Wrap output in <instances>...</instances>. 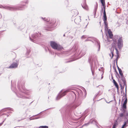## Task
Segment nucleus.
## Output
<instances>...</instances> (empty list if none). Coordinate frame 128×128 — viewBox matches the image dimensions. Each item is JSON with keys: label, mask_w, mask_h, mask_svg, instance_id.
Returning a JSON list of instances; mask_svg holds the SVG:
<instances>
[{"label": "nucleus", "mask_w": 128, "mask_h": 128, "mask_svg": "<svg viewBox=\"0 0 128 128\" xmlns=\"http://www.w3.org/2000/svg\"><path fill=\"white\" fill-rule=\"evenodd\" d=\"M96 4L95 6V9L94 10V16H95L96 15V12L98 6V4L97 2H96Z\"/></svg>", "instance_id": "a211bd4d"}, {"label": "nucleus", "mask_w": 128, "mask_h": 128, "mask_svg": "<svg viewBox=\"0 0 128 128\" xmlns=\"http://www.w3.org/2000/svg\"><path fill=\"white\" fill-rule=\"evenodd\" d=\"M40 118L39 117H36V118H34V119H38V118Z\"/></svg>", "instance_id": "3c124183"}, {"label": "nucleus", "mask_w": 128, "mask_h": 128, "mask_svg": "<svg viewBox=\"0 0 128 128\" xmlns=\"http://www.w3.org/2000/svg\"><path fill=\"white\" fill-rule=\"evenodd\" d=\"M116 65H117V68H118V70H120L121 69L120 68H119V67L118 66L117 64H116Z\"/></svg>", "instance_id": "a19ab883"}, {"label": "nucleus", "mask_w": 128, "mask_h": 128, "mask_svg": "<svg viewBox=\"0 0 128 128\" xmlns=\"http://www.w3.org/2000/svg\"><path fill=\"white\" fill-rule=\"evenodd\" d=\"M113 82L116 87L117 88H119L118 85L114 79H113Z\"/></svg>", "instance_id": "412c9836"}, {"label": "nucleus", "mask_w": 128, "mask_h": 128, "mask_svg": "<svg viewBox=\"0 0 128 128\" xmlns=\"http://www.w3.org/2000/svg\"><path fill=\"white\" fill-rule=\"evenodd\" d=\"M32 116L29 119L30 120H33L34 119V118H32Z\"/></svg>", "instance_id": "79ce46f5"}, {"label": "nucleus", "mask_w": 128, "mask_h": 128, "mask_svg": "<svg viewBox=\"0 0 128 128\" xmlns=\"http://www.w3.org/2000/svg\"><path fill=\"white\" fill-rule=\"evenodd\" d=\"M72 12L73 14L72 16H76L78 13V11L76 10H72Z\"/></svg>", "instance_id": "f3484780"}, {"label": "nucleus", "mask_w": 128, "mask_h": 128, "mask_svg": "<svg viewBox=\"0 0 128 128\" xmlns=\"http://www.w3.org/2000/svg\"><path fill=\"white\" fill-rule=\"evenodd\" d=\"M103 78V76H102V77H101V79H102Z\"/></svg>", "instance_id": "13d9d810"}, {"label": "nucleus", "mask_w": 128, "mask_h": 128, "mask_svg": "<svg viewBox=\"0 0 128 128\" xmlns=\"http://www.w3.org/2000/svg\"><path fill=\"white\" fill-rule=\"evenodd\" d=\"M115 49L116 51V54L117 55H119V52H118V50L116 48Z\"/></svg>", "instance_id": "f704fd0d"}, {"label": "nucleus", "mask_w": 128, "mask_h": 128, "mask_svg": "<svg viewBox=\"0 0 128 128\" xmlns=\"http://www.w3.org/2000/svg\"><path fill=\"white\" fill-rule=\"evenodd\" d=\"M113 68H114V71H115V72L116 73V74H117L118 76L119 77H120V76H119V74H118V72H117V71H116L115 68V67L114 66H113Z\"/></svg>", "instance_id": "cd10ccee"}, {"label": "nucleus", "mask_w": 128, "mask_h": 128, "mask_svg": "<svg viewBox=\"0 0 128 128\" xmlns=\"http://www.w3.org/2000/svg\"><path fill=\"white\" fill-rule=\"evenodd\" d=\"M25 25L24 24H23L20 26L18 27V28L19 30H21L24 28L25 27Z\"/></svg>", "instance_id": "5701e85b"}, {"label": "nucleus", "mask_w": 128, "mask_h": 128, "mask_svg": "<svg viewBox=\"0 0 128 128\" xmlns=\"http://www.w3.org/2000/svg\"><path fill=\"white\" fill-rule=\"evenodd\" d=\"M48 126H40L39 128H48Z\"/></svg>", "instance_id": "c85d7f7f"}, {"label": "nucleus", "mask_w": 128, "mask_h": 128, "mask_svg": "<svg viewBox=\"0 0 128 128\" xmlns=\"http://www.w3.org/2000/svg\"><path fill=\"white\" fill-rule=\"evenodd\" d=\"M84 92L85 93L86 92V91L85 90V91Z\"/></svg>", "instance_id": "0e129e2a"}, {"label": "nucleus", "mask_w": 128, "mask_h": 128, "mask_svg": "<svg viewBox=\"0 0 128 128\" xmlns=\"http://www.w3.org/2000/svg\"><path fill=\"white\" fill-rule=\"evenodd\" d=\"M12 108H6L0 111V116L2 115V114H1V113L2 112H4L5 111H7V110H12ZM3 115H5L6 116V118L7 117H8V116H9L7 114H2Z\"/></svg>", "instance_id": "2eb2a0df"}, {"label": "nucleus", "mask_w": 128, "mask_h": 128, "mask_svg": "<svg viewBox=\"0 0 128 128\" xmlns=\"http://www.w3.org/2000/svg\"><path fill=\"white\" fill-rule=\"evenodd\" d=\"M18 89L20 91L22 92V93H23V94H20V96H18L19 97L22 98H30L29 97L26 96H29V94L26 92H24V91H22L21 89L18 88Z\"/></svg>", "instance_id": "9d476101"}, {"label": "nucleus", "mask_w": 128, "mask_h": 128, "mask_svg": "<svg viewBox=\"0 0 128 128\" xmlns=\"http://www.w3.org/2000/svg\"><path fill=\"white\" fill-rule=\"evenodd\" d=\"M111 53L112 54V56L111 57V58H113V57L114 55V54H113V52H112L111 51Z\"/></svg>", "instance_id": "c9c22d12"}, {"label": "nucleus", "mask_w": 128, "mask_h": 128, "mask_svg": "<svg viewBox=\"0 0 128 128\" xmlns=\"http://www.w3.org/2000/svg\"><path fill=\"white\" fill-rule=\"evenodd\" d=\"M12 108H6L0 111V116L2 115V114H1V113L2 112H4L5 111H7V110H12ZM3 115H5L6 116V118L7 117H8V116H9L7 114H2Z\"/></svg>", "instance_id": "4468645a"}, {"label": "nucleus", "mask_w": 128, "mask_h": 128, "mask_svg": "<svg viewBox=\"0 0 128 128\" xmlns=\"http://www.w3.org/2000/svg\"><path fill=\"white\" fill-rule=\"evenodd\" d=\"M80 96H82L83 94V92L81 90L80 91Z\"/></svg>", "instance_id": "ea45409f"}, {"label": "nucleus", "mask_w": 128, "mask_h": 128, "mask_svg": "<svg viewBox=\"0 0 128 128\" xmlns=\"http://www.w3.org/2000/svg\"><path fill=\"white\" fill-rule=\"evenodd\" d=\"M107 16H103V20L104 21V24L107 23Z\"/></svg>", "instance_id": "393cba45"}, {"label": "nucleus", "mask_w": 128, "mask_h": 128, "mask_svg": "<svg viewBox=\"0 0 128 128\" xmlns=\"http://www.w3.org/2000/svg\"><path fill=\"white\" fill-rule=\"evenodd\" d=\"M98 94H97L96 95H95V96L94 97V99H95L96 97V96L98 95Z\"/></svg>", "instance_id": "37998d69"}, {"label": "nucleus", "mask_w": 128, "mask_h": 128, "mask_svg": "<svg viewBox=\"0 0 128 128\" xmlns=\"http://www.w3.org/2000/svg\"><path fill=\"white\" fill-rule=\"evenodd\" d=\"M88 37V36H87L86 35H84L82 36L81 38L82 39H84L86 38H87Z\"/></svg>", "instance_id": "bb28decb"}, {"label": "nucleus", "mask_w": 128, "mask_h": 128, "mask_svg": "<svg viewBox=\"0 0 128 128\" xmlns=\"http://www.w3.org/2000/svg\"><path fill=\"white\" fill-rule=\"evenodd\" d=\"M124 116V114L122 113H121L120 114V117H122Z\"/></svg>", "instance_id": "e433bc0d"}, {"label": "nucleus", "mask_w": 128, "mask_h": 128, "mask_svg": "<svg viewBox=\"0 0 128 128\" xmlns=\"http://www.w3.org/2000/svg\"><path fill=\"white\" fill-rule=\"evenodd\" d=\"M124 98H125V99L124 102L123 104H126L127 103V95L126 94H125V95Z\"/></svg>", "instance_id": "b1692460"}, {"label": "nucleus", "mask_w": 128, "mask_h": 128, "mask_svg": "<svg viewBox=\"0 0 128 128\" xmlns=\"http://www.w3.org/2000/svg\"><path fill=\"white\" fill-rule=\"evenodd\" d=\"M108 33L109 35V37L110 38H112L113 36V34L112 32L111 31L110 29H109L108 31Z\"/></svg>", "instance_id": "6ab92c4d"}, {"label": "nucleus", "mask_w": 128, "mask_h": 128, "mask_svg": "<svg viewBox=\"0 0 128 128\" xmlns=\"http://www.w3.org/2000/svg\"><path fill=\"white\" fill-rule=\"evenodd\" d=\"M48 109H46V110H44V111L46 110H48Z\"/></svg>", "instance_id": "e2e57ef3"}, {"label": "nucleus", "mask_w": 128, "mask_h": 128, "mask_svg": "<svg viewBox=\"0 0 128 128\" xmlns=\"http://www.w3.org/2000/svg\"><path fill=\"white\" fill-rule=\"evenodd\" d=\"M4 118L5 119H4V120L0 124V126H2L3 124L4 120H6V118Z\"/></svg>", "instance_id": "473e14b6"}, {"label": "nucleus", "mask_w": 128, "mask_h": 128, "mask_svg": "<svg viewBox=\"0 0 128 128\" xmlns=\"http://www.w3.org/2000/svg\"><path fill=\"white\" fill-rule=\"evenodd\" d=\"M106 102L107 103H109L110 102Z\"/></svg>", "instance_id": "bf43d9fd"}, {"label": "nucleus", "mask_w": 128, "mask_h": 128, "mask_svg": "<svg viewBox=\"0 0 128 128\" xmlns=\"http://www.w3.org/2000/svg\"><path fill=\"white\" fill-rule=\"evenodd\" d=\"M87 25H86V26H87Z\"/></svg>", "instance_id": "338daca9"}, {"label": "nucleus", "mask_w": 128, "mask_h": 128, "mask_svg": "<svg viewBox=\"0 0 128 128\" xmlns=\"http://www.w3.org/2000/svg\"><path fill=\"white\" fill-rule=\"evenodd\" d=\"M111 64L110 65V68H111Z\"/></svg>", "instance_id": "680f3d73"}, {"label": "nucleus", "mask_w": 128, "mask_h": 128, "mask_svg": "<svg viewBox=\"0 0 128 128\" xmlns=\"http://www.w3.org/2000/svg\"><path fill=\"white\" fill-rule=\"evenodd\" d=\"M123 41L122 37H120L118 40V48L120 49L122 48L123 46Z\"/></svg>", "instance_id": "9b49d317"}, {"label": "nucleus", "mask_w": 128, "mask_h": 128, "mask_svg": "<svg viewBox=\"0 0 128 128\" xmlns=\"http://www.w3.org/2000/svg\"><path fill=\"white\" fill-rule=\"evenodd\" d=\"M30 52V51L29 50H28L27 51L26 54L27 55H28Z\"/></svg>", "instance_id": "58836bf2"}, {"label": "nucleus", "mask_w": 128, "mask_h": 128, "mask_svg": "<svg viewBox=\"0 0 128 128\" xmlns=\"http://www.w3.org/2000/svg\"><path fill=\"white\" fill-rule=\"evenodd\" d=\"M120 86L121 87V90H123V89L124 88V87H123L122 86V85H121V84H120Z\"/></svg>", "instance_id": "4c0bfd02"}, {"label": "nucleus", "mask_w": 128, "mask_h": 128, "mask_svg": "<svg viewBox=\"0 0 128 128\" xmlns=\"http://www.w3.org/2000/svg\"><path fill=\"white\" fill-rule=\"evenodd\" d=\"M72 61H71V60H69V61H68L67 62H71Z\"/></svg>", "instance_id": "8fccbe9b"}, {"label": "nucleus", "mask_w": 128, "mask_h": 128, "mask_svg": "<svg viewBox=\"0 0 128 128\" xmlns=\"http://www.w3.org/2000/svg\"><path fill=\"white\" fill-rule=\"evenodd\" d=\"M40 36V34L39 33L38 34L36 33L32 35V38L30 37V40L34 42H36L35 40H38Z\"/></svg>", "instance_id": "0eeeda50"}, {"label": "nucleus", "mask_w": 128, "mask_h": 128, "mask_svg": "<svg viewBox=\"0 0 128 128\" xmlns=\"http://www.w3.org/2000/svg\"><path fill=\"white\" fill-rule=\"evenodd\" d=\"M86 53V51L84 49L79 50L77 53L75 54V56L78 57V58H80L84 55Z\"/></svg>", "instance_id": "6e6552de"}, {"label": "nucleus", "mask_w": 128, "mask_h": 128, "mask_svg": "<svg viewBox=\"0 0 128 128\" xmlns=\"http://www.w3.org/2000/svg\"><path fill=\"white\" fill-rule=\"evenodd\" d=\"M67 2H68V3H67L68 4V3H69V2H68V0H67Z\"/></svg>", "instance_id": "6e6d98bb"}, {"label": "nucleus", "mask_w": 128, "mask_h": 128, "mask_svg": "<svg viewBox=\"0 0 128 128\" xmlns=\"http://www.w3.org/2000/svg\"><path fill=\"white\" fill-rule=\"evenodd\" d=\"M69 92V90H62L59 93L57 96L56 99L58 100L60 99L63 96H64L66 93Z\"/></svg>", "instance_id": "39448f33"}, {"label": "nucleus", "mask_w": 128, "mask_h": 128, "mask_svg": "<svg viewBox=\"0 0 128 128\" xmlns=\"http://www.w3.org/2000/svg\"><path fill=\"white\" fill-rule=\"evenodd\" d=\"M13 24H16V22H13Z\"/></svg>", "instance_id": "864d4df0"}, {"label": "nucleus", "mask_w": 128, "mask_h": 128, "mask_svg": "<svg viewBox=\"0 0 128 128\" xmlns=\"http://www.w3.org/2000/svg\"><path fill=\"white\" fill-rule=\"evenodd\" d=\"M114 101L116 102V99H115V97L114 96Z\"/></svg>", "instance_id": "de8ad7c7"}, {"label": "nucleus", "mask_w": 128, "mask_h": 128, "mask_svg": "<svg viewBox=\"0 0 128 128\" xmlns=\"http://www.w3.org/2000/svg\"><path fill=\"white\" fill-rule=\"evenodd\" d=\"M112 78V79L113 80V77L112 75V78Z\"/></svg>", "instance_id": "603ef678"}, {"label": "nucleus", "mask_w": 128, "mask_h": 128, "mask_svg": "<svg viewBox=\"0 0 128 128\" xmlns=\"http://www.w3.org/2000/svg\"><path fill=\"white\" fill-rule=\"evenodd\" d=\"M85 40V42L89 41L92 42L93 43H94L95 42V44L98 47V50L99 51L100 48V43L99 41L97 39L92 37H88Z\"/></svg>", "instance_id": "7ed1b4c3"}, {"label": "nucleus", "mask_w": 128, "mask_h": 128, "mask_svg": "<svg viewBox=\"0 0 128 128\" xmlns=\"http://www.w3.org/2000/svg\"><path fill=\"white\" fill-rule=\"evenodd\" d=\"M120 100H119V104H120Z\"/></svg>", "instance_id": "4d7b16f0"}, {"label": "nucleus", "mask_w": 128, "mask_h": 128, "mask_svg": "<svg viewBox=\"0 0 128 128\" xmlns=\"http://www.w3.org/2000/svg\"><path fill=\"white\" fill-rule=\"evenodd\" d=\"M96 55L94 54H92L89 56L88 58V62H89L91 66V69L92 72V74L93 76L94 75V71L92 69V66L93 63L92 61L94 60V57H95Z\"/></svg>", "instance_id": "20e7f679"}, {"label": "nucleus", "mask_w": 128, "mask_h": 128, "mask_svg": "<svg viewBox=\"0 0 128 128\" xmlns=\"http://www.w3.org/2000/svg\"><path fill=\"white\" fill-rule=\"evenodd\" d=\"M122 108L123 109L124 112L126 111L125 109L126 108V104H123L122 106Z\"/></svg>", "instance_id": "4be33fe9"}, {"label": "nucleus", "mask_w": 128, "mask_h": 128, "mask_svg": "<svg viewBox=\"0 0 128 128\" xmlns=\"http://www.w3.org/2000/svg\"><path fill=\"white\" fill-rule=\"evenodd\" d=\"M82 6L83 8L84 9L86 10H88V8L86 4V0H84V2L83 3V4H82Z\"/></svg>", "instance_id": "dca6fc26"}, {"label": "nucleus", "mask_w": 128, "mask_h": 128, "mask_svg": "<svg viewBox=\"0 0 128 128\" xmlns=\"http://www.w3.org/2000/svg\"><path fill=\"white\" fill-rule=\"evenodd\" d=\"M119 74L121 76V77L120 76V77H119L120 78H121V80L123 82V83L124 84V85L125 84V83L126 82V80L125 79V78L124 77V76H123V73L122 72V70L121 69L120 70H118Z\"/></svg>", "instance_id": "ddd939ff"}, {"label": "nucleus", "mask_w": 128, "mask_h": 128, "mask_svg": "<svg viewBox=\"0 0 128 128\" xmlns=\"http://www.w3.org/2000/svg\"><path fill=\"white\" fill-rule=\"evenodd\" d=\"M105 25V30H108V24L107 23H106V24H104Z\"/></svg>", "instance_id": "a878e982"}, {"label": "nucleus", "mask_w": 128, "mask_h": 128, "mask_svg": "<svg viewBox=\"0 0 128 128\" xmlns=\"http://www.w3.org/2000/svg\"><path fill=\"white\" fill-rule=\"evenodd\" d=\"M89 124V123H87L86 124H84V125H88Z\"/></svg>", "instance_id": "a18cd8bd"}, {"label": "nucleus", "mask_w": 128, "mask_h": 128, "mask_svg": "<svg viewBox=\"0 0 128 128\" xmlns=\"http://www.w3.org/2000/svg\"><path fill=\"white\" fill-rule=\"evenodd\" d=\"M41 18L42 19L45 21H46L47 22L50 21V18L48 17V16H46V17L44 18L42 17Z\"/></svg>", "instance_id": "aec40b11"}, {"label": "nucleus", "mask_w": 128, "mask_h": 128, "mask_svg": "<svg viewBox=\"0 0 128 128\" xmlns=\"http://www.w3.org/2000/svg\"><path fill=\"white\" fill-rule=\"evenodd\" d=\"M101 32H102V30H101Z\"/></svg>", "instance_id": "69168bd1"}, {"label": "nucleus", "mask_w": 128, "mask_h": 128, "mask_svg": "<svg viewBox=\"0 0 128 128\" xmlns=\"http://www.w3.org/2000/svg\"><path fill=\"white\" fill-rule=\"evenodd\" d=\"M40 112V113H39L38 114H37V115H35V116H36L38 115V114H40V113H41V112Z\"/></svg>", "instance_id": "09e8293b"}, {"label": "nucleus", "mask_w": 128, "mask_h": 128, "mask_svg": "<svg viewBox=\"0 0 128 128\" xmlns=\"http://www.w3.org/2000/svg\"><path fill=\"white\" fill-rule=\"evenodd\" d=\"M18 64V61L16 60L13 62L10 66L8 68H17Z\"/></svg>", "instance_id": "f8f14e48"}, {"label": "nucleus", "mask_w": 128, "mask_h": 128, "mask_svg": "<svg viewBox=\"0 0 128 128\" xmlns=\"http://www.w3.org/2000/svg\"><path fill=\"white\" fill-rule=\"evenodd\" d=\"M50 45L55 50H60L62 48L61 46L58 45L54 41L50 42Z\"/></svg>", "instance_id": "423d86ee"}, {"label": "nucleus", "mask_w": 128, "mask_h": 128, "mask_svg": "<svg viewBox=\"0 0 128 128\" xmlns=\"http://www.w3.org/2000/svg\"><path fill=\"white\" fill-rule=\"evenodd\" d=\"M105 0H100L102 6L103 7L102 8H101V12L102 14L103 13L104 15L103 16H106V13L105 11L106 6L105 4Z\"/></svg>", "instance_id": "1a4fd4ad"}, {"label": "nucleus", "mask_w": 128, "mask_h": 128, "mask_svg": "<svg viewBox=\"0 0 128 128\" xmlns=\"http://www.w3.org/2000/svg\"><path fill=\"white\" fill-rule=\"evenodd\" d=\"M125 85L126 87H125V92H126V82L125 84L124 85Z\"/></svg>", "instance_id": "72a5a7b5"}, {"label": "nucleus", "mask_w": 128, "mask_h": 128, "mask_svg": "<svg viewBox=\"0 0 128 128\" xmlns=\"http://www.w3.org/2000/svg\"><path fill=\"white\" fill-rule=\"evenodd\" d=\"M65 36V34H64V35H63V36Z\"/></svg>", "instance_id": "052dcab7"}, {"label": "nucleus", "mask_w": 128, "mask_h": 128, "mask_svg": "<svg viewBox=\"0 0 128 128\" xmlns=\"http://www.w3.org/2000/svg\"><path fill=\"white\" fill-rule=\"evenodd\" d=\"M127 123H128L127 121H126V122H124V124L123 125H124V126H125V127H126L127 126L126 125V124H127Z\"/></svg>", "instance_id": "2f4dec72"}, {"label": "nucleus", "mask_w": 128, "mask_h": 128, "mask_svg": "<svg viewBox=\"0 0 128 128\" xmlns=\"http://www.w3.org/2000/svg\"><path fill=\"white\" fill-rule=\"evenodd\" d=\"M116 125L115 124H114L112 126V128H115Z\"/></svg>", "instance_id": "c03bdc74"}, {"label": "nucleus", "mask_w": 128, "mask_h": 128, "mask_svg": "<svg viewBox=\"0 0 128 128\" xmlns=\"http://www.w3.org/2000/svg\"><path fill=\"white\" fill-rule=\"evenodd\" d=\"M22 4L21 6H3L0 5V8L6 9L11 10H23L24 9V8L22 6H25L26 4H28L27 2H22Z\"/></svg>", "instance_id": "f03ea898"}, {"label": "nucleus", "mask_w": 128, "mask_h": 128, "mask_svg": "<svg viewBox=\"0 0 128 128\" xmlns=\"http://www.w3.org/2000/svg\"><path fill=\"white\" fill-rule=\"evenodd\" d=\"M78 106L74 103L66 105L64 107L61 108L60 111L62 114H64L67 116H71L72 110Z\"/></svg>", "instance_id": "f257e3e1"}, {"label": "nucleus", "mask_w": 128, "mask_h": 128, "mask_svg": "<svg viewBox=\"0 0 128 128\" xmlns=\"http://www.w3.org/2000/svg\"><path fill=\"white\" fill-rule=\"evenodd\" d=\"M125 126H124V125H123L122 126L121 128H125Z\"/></svg>", "instance_id": "49530a36"}, {"label": "nucleus", "mask_w": 128, "mask_h": 128, "mask_svg": "<svg viewBox=\"0 0 128 128\" xmlns=\"http://www.w3.org/2000/svg\"><path fill=\"white\" fill-rule=\"evenodd\" d=\"M117 92H118V88H117Z\"/></svg>", "instance_id": "5fc2aeb1"}, {"label": "nucleus", "mask_w": 128, "mask_h": 128, "mask_svg": "<svg viewBox=\"0 0 128 128\" xmlns=\"http://www.w3.org/2000/svg\"><path fill=\"white\" fill-rule=\"evenodd\" d=\"M56 21H55V22H54H54H49L50 23H51V24H52V26H55V25H54V23H55V22H56Z\"/></svg>", "instance_id": "c756f323"}, {"label": "nucleus", "mask_w": 128, "mask_h": 128, "mask_svg": "<svg viewBox=\"0 0 128 128\" xmlns=\"http://www.w3.org/2000/svg\"><path fill=\"white\" fill-rule=\"evenodd\" d=\"M119 57V55H117V57L116 58V59L115 60L116 61V64H117V61L118 60V58Z\"/></svg>", "instance_id": "7c9ffc66"}]
</instances>
